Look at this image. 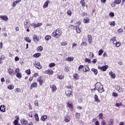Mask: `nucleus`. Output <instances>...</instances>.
Masks as SVG:
<instances>
[{"mask_svg": "<svg viewBox=\"0 0 125 125\" xmlns=\"http://www.w3.org/2000/svg\"><path fill=\"white\" fill-rule=\"evenodd\" d=\"M94 90H97L99 93H102V92H104V91H105L103 85H102L100 82H97L95 84Z\"/></svg>", "mask_w": 125, "mask_h": 125, "instance_id": "nucleus-1", "label": "nucleus"}, {"mask_svg": "<svg viewBox=\"0 0 125 125\" xmlns=\"http://www.w3.org/2000/svg\"><path fill=\"white\" fill-rule=\"evenodd\" d=\"M62 34V31L60 29L58 28L55 31L53 32L52 34V37H55V38H58L60 37L61 34Z\"/></svg>", "mask_w": 125, "mask_h": 125, "instance_id": "nucleus-2", "label": "nucleus"}, {"mask_svg": "<svg viewBox=\"0 0 125 125\" xmlns=\"http://www.w3.org/2000/svg\"><path fill=\"white\" fill-rule=\"evenodd\" d=\"M108 125H107V122L104 120L101 122V125H114V119H111L108 122Z\"/></svg>", "mask_w": 125, "mask_h": 125, "instance_id": "nucleus-3", "label": "nucleus"}, {"mask_svg": "<svg viewBox=\"0 0 125 125\" xmlns=\"http://www.w3.org/2000/svg\"><path fill=\"white\" fill-rule=\"evenodd\" d=\"M108 68H109V66L107 65H104L103 66H98V68L101 70V71H103V72H105V71H106Z\"/></svg>", "mask_w": 125, "mask_h": 125, "instance_id": "nucleus-4", "label": "nucleus"}, {"mask_svg": "<svg viewBox=\"0 0 125 125\" xmlns=\"http://www.w3.org/2000/svg\"><path fill=\"white\" fill-rule=\"evenodd\" d=\"M33 65L37 69H40L42 68V66L41 65V63H40V62H35L33 63Z\"/></svg>", "mask_w": 125, "mask_h": 125, "instance_id": "nucleus-5", "label": "nucleus"}, {"mask_svg": "<svg viewBox=\"0 0 125 125\" xmlns=\"http://www.w3.org/2000/svg\"><path fill=\"white\" fill-rule=\"evenodd\" d=\"M115 88L117 91H118V92H124V89L123 88H121L119 85H115Z\"/></svg>", "mask_w": 125, "mask_h": 125, "instance_id": "nucleus-6", "label": "nucleus"}, {"mask_svg": "<svg viewBox=\"0 0 125 125\" xmlns=\"http://www.w3.org/2000/svg\"><path fill=\"white\" fill-rule=\"evenodd\" d=\"M37 81L39 83V84L41 86L43 84V80H42V76L39 77Z\"/></svg>", "mask_w": 125, "mask_h": 125, "instance_id": "nucleus-7", "label": "nucleus"}, {"mask_svg": "<svg viewBox=\"0 0 125 125\" xmlns=\"http://www.w3.org/2000/svg\"><path fill=\"white\" fill-rule=\"evenodd\" d=\"M65 94L68 98H70V97H72V96H73V94H72V91H65Z\"/></svg>", "mask_w": 125, "mask_h": 125, "instance_id": "nucleus-8", "label": "nucleus"}, {"mask_svg": "<svg viewBox=\"0 0 125 125\" xmlns=\"http://www.w3.org/2000/svg\"><path fill=\"white\" fill-rule=\"evenodd\" d=\"M50 87L51 89L52 92H54L55 91H56V90H57V88L56 87V86L54 84L50 85Z\"/></svg>", "mask_w": 125, "mask_h": 125, "instance_id": "nucleus-9", "label": "nucleus"}, {"mask_svg": "<svg viewBox=\"0 0 125 125\" xmlns=\"http://www.w3.org/2000/svg\"><path fill=\"white\" fill-rule=\"evenodd\" d=\"M88 41L89 44H91V43L93 42V40H92V36H91V35H88Z\"/></svg>", "mask_w": 125, "mask_h": 125, "instance_id": "nucleus-10", "label": "nucleus"}, {"mask_svg": "<svg viewBox=\"0 0 125 125\" xmlns=\"http://www.w3.org/2000/svg\"><path fill=\"white\" fill-rule=\"evenodd\" d=\"M34 87H35V88L38 87V83L35 82L31 84L30 89H33V88H34Z\"/></svg>", "mask_w": 125, "mask_h": 125, "instance_id": "nucleus-11", "label": "nucleus"}, {"mask_svg": "<svg viewBox=\"0 0 125 125\" xmlns=\"http://www.w3.org/2000/svg\"><path fill=\"white\" fill-rule=\"evenodd\" d=\"M49 3H50V1L47 0L43 5V8H46V7H48Z\"/></svg>", "mask_w": 125, "mask_h": 125, "instance_id": "nucleus-12", "label": "nucleus"}, {"mask_svg": "<svg viewBox=\"0 0 125 125\" xmlns=\"http://www.w3.org/2000/svg\"><path fill=\"white\" fill-rule=\"evenodd\" d=\"M64 120H65V121L66 123H69V122H70V121L71 120V118L70 117V116L68 115H66L65 116Z\"/></svg>", "mask_w": 125, "mask_h": 125, "instance_id": "nucleus-13", "label": "nucleus"}, {"mask_svg": "<svg viewBox=\"0 0 125 125\" xmlns=\"http://www.w3.org/2000/svg\"><path fill=\"white\" fill-rule=\"evenodd\" d=\"M67 107H68V108H69V109H70L71 111H73V110H74V107H73V104H72V103L70 102H68L67 103Z\"/></svg>", "mask_w": 125, "mask_h": 125, "instance_id": "nucleus-14", "label": "nucleus"}, {"mask_svg": "<svg viewBox=\"0 0 125 125\" xmlns=\"http://www.w3.org/2000/svg\"><path fill=\"white\" fill-rule=\"evenodd\" d=\"M72 27H74L73 29H76V32L78 33H80L81 32V28H80V27L77 26H75L74 25H71Z\"/></svg>", "mask_w": 125, "mask_h": 125, "instance_id": "nucleus-15", "label": "nucleus"}, {"mask_svg": "<svg viewBox=\"0 0 125 125\" xmlns=\"http://www.w3.org/2000/svg\"><path fill=\"white\" fill-rule=\"evenodd\" d=\"M21 2V0H17L13 2V3L12 5V6L13 7H15L16 6V4L17 3H19V2Z\"/></svg>", "mask_w": 125, "mask_h": 125, "instance_id": "nucleus-16", "label": "nucleus"}, {"mask_svg": "<svg viewBox=\"0 0 125 125\" xmlns=\"http://www.w3.org/2000/svg\"><path fill=\"white\" fill-rule=\"evenodd\" d=\"M74 61V57H68L65 59V61L68 62H72Z\"/></svg>", "mask_w": 125, "mask_h": 125, "instance_id": "nucleus-17", "label": "nucleus"}, {"mask_svg": "<svg viewBox=\"0 0 125 125\" xmlns=\"http://www.w3.org/2000/svg\"><path fill=\"white\" fill-rule=\"evenodd\" d=\"M83 22L85 24H86L87 23H89V18H88V17L84 18L83 20Z\"/></svg>", "mask_w": 125, "mask_h": 125, "instance_id": "nucleus-18", "label": "nucleus"}, {"mask_svg": "<svg viewBox=\"0 0 125 125\" xmlns=\"http://www.w3.org/2000/svg\"><path fill=\"white\" fill-rule=\"evenodd\" d=\"M109 75L112 79H115L116 78V74L113 71H110Z\"/></svg>", "mask_w": 125, "mask_h": 125, "instance_id": "nucleus-19", "label": "nucleus"}, {"mask_svg": "<svg viewBox=\"0 0 125 125\" xmlns=\"http://www.w3.org/2000/svg\"><path fill=\"white\" fill-rule=\"evenodd\" d=\"M0 18L4 21H7L8 20V18L6 16H0Z\"/></svg>", "mask_w": 125, "mask_h": 125, "instance_id": "nucleus-20", "label": "nucleus"}, {"mask_svg": "<svg viewBox=\"0 0 125 125\" xmlns=\"http://www.w3.org/2000/svg\"><path fill=\"white\" fill-rule=\"evenodd\" d=\"M21 123L23 125H26L28 124V121L25 119H21Z\"/></svg>", "mask_w": 125, "mask_h": 125, "instance_id": "nucleus-21", "label": "nucleus"}, {"mask_svg": "<svg viewBox=\"0 0 125 125\" xmlns=\"http://www.w3.org/2000/svg\"><path fill=\"white\" fill-rule=\"evenodd\" d=\"M0 111H1V112H5V106H4V105H0Z\"/></svg>", "mask_w": 125, "mask_h": 125, "instance_id": "nucleus-22", "label": "nucleus"}, {"mask_svg": "<svg viewBox=\"0 0 125 125\" xmlns=\"http://www.w3.org/2000/svg\"><path fill=\"white\" fill-rule=\"evenodd\" d=\"M94 99L95 102H97V103H99L100 102V100L98 98V96H97V95H95Z\"/></svg>", "mask_w": 125, "mask_h": 125, "instance_id": "nucleus-23", "label": "nucleus"}, {"mask_svg": "<svg viewBox=\"0 0 125 125\" xmlns=\"http://www.w3.org/2000/svg\"><path fill=\"white\" fill-rule=\"evenodd\" d=\"M83 72H88L89 71V67L87 65H85L83 68Z\"/></svg>", "mask_w": 125, "mask_h": 125, "instance_id": "nucleus-24", "label": "nucleus"}, {"mask_svg": "<svg viewBox=\"0 0 125 125\" xmlns=\"http://www.w3.org/2000/svg\"><path fill=\"white\" fill-rule=\"evenodd\" d=\"M47 116L46 115H42L41 117V121L42 122H45V120H46Z\"/></svg>", "mask_w": 125, "mask_h": 125, "instance_id": "nucleus-25", "label": "nucleus"}, {"mask_svg": "<svg viewBox=\"0 0 125 125\" xmlns=\"http://www.w3.org/2000/svg\"><path fill=\"white\" fill-rule=\"evenodd\" d=\"M45 73L48 75H52V74H53V71L51 69H49L45 71Z\"/></svg>", "mask_w": 125, "mask_h": 125, "instance_id": "nucleus-26", "label": "nucleus"}, {"mask_svg": "<svg viewBox=\"0 0 125 125\" xmlns=\"http://www.w3.org/2000/svg\"><path fill=\"white\" fill-rule=\"evenodd\" d=\"M8 72L10 76H12V75H13V70L11 68H9L8 69Z\"/></svg>", "mask_w": 125, "mask_h": 125, "instance_id": "nucleus-27", "label": "nucleus"}, {"mask_svg": "<svg viewBox=\"0 0 125 125\" xmlns=\"http://www.w3.org/2000/svg\"><path fill=\"white\" fill-rule=\"evenodd\" d=\"M91 71H93L95 75H97V74H98V71L95 68H92Z\"/></svg>", "mask_w": 125, "mask_h": 125, "instance_id": "nucleus-28", "label": "nucleus"}, {"mask_svg": "<svg viewBox=\"0 0 125 125\" xmlns=\"http://www.w3.org/2000/svg\"><path fill=\"white\" fill-rule=\"evenodd\" d=\"M41 53H37L33 55V57H34L35 58H38V57H40V56H41Z\"/></svg>", "mask_w": 125, "mask_h": 125, "instance_id": "nucleus-29", "label": "nucleus"}, {"mask_svg": "<svg viewBox=\"0 0 125 125\" xmlns=\"http://www.w3.org/2000/svg\"><path fill=\"white\" fill-rule=\"evenodd\" d=\"M39 39H40V38L38 36H36V35H34V36H33L34 41L36 42H39Z\"/></svg>", "mask_w": 125, "mask_h": 125, "instance_id": "nucleus-30", "label": "nucleus"}, {"mask_svg": "<svg viewBox=\"0 0 125 125\" xmlns=\"http://www.w3.org/2000/svg\"><path fill=\"white\" fill-rule=\"evenodd\" d=\"M80 4H82L83 7H84L85 6V2H84V0H81L80 1Z\"/></svg>", "mask_w": 125, "mask_h": 125, "instance_id": "nucleus-31", "label": "nucleus"}, {"mask_svg": "<svg viewBox=\"0 0 125 125\" xmlns=\"http://www.w3.org/2000/svg\"><path fill=\"white\" fill-rule=\"evenodd\" d=\"M73 77L74 79H75V80H79V79H80V76L78 74H75Z\"/></svg>", "mask_w": 125, "mask_h": 125, "instance_id": "nucleus-32", "label": "nucleus"}, {"mask_svg": "<svg viewBox=\"0 0 125 125\" xmlns=\"http://www.w3.org/2000/svg\"><path fill=\"white\" fill-rule=\"evenodd\" d=\"M16 77L18 78V79H21V78H22V74H21V73L19 72L17 73Z\"/></svg>", "mask_w": 125, "mask_h": 125, "instance_id": "nucleus-33", "label": "nucleus"}, {"mask_svg": "<svg viewBox=\"0 0 125 125\" xmlns=\"http://www.w3.org/2000/svg\"><path fill=\"white\" fill-rule=\"evenodd\" d=\"M50 39H51V37L49 35H47L45 37V40L47 41V42H48Z\"/></svg>", "mask_w": 125, "mask_h": 125, "instance_id": "nucleus-34", "label": "nucleus"}, {"mask_svg": "<svg viewBox=\"0 0 125 125\" xmlns=\"http://www.w3.org/2000/svg\"><path fill=\"white\" fill-rule=\"evenodd\" d=\"M35 120L37 121V122H39V114L38 113H35L34 114Z\"/></svg>", "mask_w": 125, "mask_h": 125, "instance_id": "nucleus-35", "label": "nucleus"}, {"mask_svg": "<svg viewBox=\"0 0 125 125\" xmlns=\"http://www.w3.org/2000/svg\"><path fill=\"white\" fill-rule=\"evenodd\" d=\"M103 52H104V51L102 49H100L98 52V55H99V56H101L103 54Z\"/></svg>", "mask_w": 125, "mask_h": 125, "instance_id": "nucleus-36", "label": "nucleus"}, {"mask_svg": "<svg viewBox=\"0 0 125 125\" xmlns=\"http://www.w3.org/2000/svg\"><path fill=\"white\" fill-rule=\"evenodd\" d=\"M110 25L111 26V27H115L116 22H115V21H112L110 23Z\"/></svg>", "mask_w": 125, "mask_h": 125, "instance_id": "nucleus-37", "label": "nucleus"}, {"mask_svg": "<svg viewBox=\"0 0 125 125\" xmlns=\"http://www.w3.org/2000/svg\"><path fill=\"white\" fill-rule=\"evenodd\" d=\"M34 115H35V113H34V112L33 111H31L30 113H29L28 114V116L29 117H31V118H33V116H34Z\"/></svg>", "mask_w": 125, "mask_h": 125, "instance_id": "nucleus-38", "label": "nucleus"}, {"mask_svg": "<svg viewBox=\"0 0 125 125\" xmlns=\"http://www.w3.org/2000/svg\"><path fill=\"white\" fill-rule=\"evenodd\" d=\"M25 41H26L27 42H31V40L30 39V38L28 37H25L24 38Z\"/></svg>", "mask_w": 125, "mask_h": 125, "instance_id": "nucleus-39", "label": "nucleus"}, {"mask_svg": "<svg viewBox=\"0 0 125 125\" xmlns=\"http://www.w3.org/2000/svg\"><path fill=\"white\" fill-rule=\"evenodd\" d=\"M54 66H55V63L54 62L50 63L49 65V67H50V68H52V67H54Z\"/></svg>", "mask_w": 125, "mask_h": 125, "instance_id": "nucleus-40", "label": "nucleus"}, {"mask_svg": "<svg viewBox=\"0 0 125 125\" xmlns=\"http://www.w3.org/2000/svg\"><path fill=\"white\" fill-rule=\"evenodd\" d=\"M58 79L59 80H62V79H64V75H61L58 76Z\"/></svg>", "mask_w": 125, "mask_h": 125, "instance_id": "nucleus-41", "label": "nucleus"}, {"mask_svg": "<svg viewBox=\"0 0 125 125\" xmlns=\"http://www.w3.org/2000/svg\"><path fill=\"white\" fill-rule=\"evenodd\" d=\"M8 89H13V88H14V86H13V85L11 84L9 86H8Z\"/></svg>", "mask_w": 125, "mask_h": 125, "instance_id": "nucleus-42", "label": "nucleus"}, {"mask_svg": "<svg viewBox=\"0 0 125 125\" xmlns=\"http://www.w3.org/2000/svg\"><path fill=\"white\" fill-rule=\"evenodd\" d=\"M81 113H76V118H77V119H80V118H81Z\"/></svg>", "mask_w": 125, "mask_h": 125, "instance_id": "nucleus-43", "label": "nucleus"}, {"mask_svg": "<svg viewBox=\"0 0 125 125\" xmlns=\"http://www.w3.org/2000/svg\"><path fill=\"white\" fill-rule=\"evenodd\" d=\"M42 25V23L38 22L37 24H36V28H39V27H41Z\"/></svg>", "mask_w": 125, "mask_h": 125, "instance_id": "nucleus-44", "label": "nucleus"}, {"mask_svg": "<svg viewBox=\"0 0 125 125\" xmlns=\"http://www.w3.org/2000/svg\"><path fill=\"white\" fill-rule=\"evenodd\" d=\"M85 62H87L88 63H91V60L88 59V58H85Z\"/></svg>", "mask_w": 125, "mask_h": 125, "instance_id": "nucleus-45", "label": "nucleus"}, {"mask_svg": "<svg viewBox=\"0 0 125 125\" xmlns=\"http://www.w3.org/2000/svg\"><path fill=\"white\" fill-rule=\"evenodd\" d=\"M117 33H118L119 34H122V33H123V29L119 28V29H118Z\"/></svg>", "mask_w": 125, "mask_h": 125, "instance_id": "nucleus-46", "label": "nucleus"}, {"mask_svg": "<svg viewBox=\"0 0 125 125\" xmlns=\"http://www.w3.org/2000/svg\"><path fill=\"white\" fill-rule=\"evenodd\" d=\"M116 39H117V37H112V38L110 39V42H115V41H116Z\"/></svg>", "mask_w": 125, "mask_h": 125, "instance_id": "nucleus-47", "label": "nucleus"}, {"mask_svg": "<svg viewBox=\"0 0 125 125\" xmlns=\"http://www.w3.org/2000/svg\"><path fill=\"white\" fill-rule=\"evenodd\" d=\"M61 44L62 45V46H66V45H67V44H68V43H67V42H62V43H61Z\"/></svg>", "mask_w": 125, "mask_h": 125, "instance_id": "nucleus-48", "label": "nucleus"}, {"mask_svg": "<svg viewBox=\"0 0 125 125\" xmlns=\"http://www.w3.org/2000/svg\"><path fill=\"white\" fill-rule=\"evenodd\" d=\"M31 26H32V27H33V28L35 29L36 28H37V24L35 23H32L31 24Z\"/></svg>", "mask_w": 125, "mask_h": 125, "instance_id": "nucleus-49", "label": "nucleus"}, {"mask_svg": "<svg viewBox=\"0 0 125 125\" xmlns=\"http://www.w3.org/2000/svg\"><path fill=\"white\" fill-rule=\"evenodd\" d=\"M25 73L27 74V75H30L31 74V70L30 69H27L25 71Z\"/></svg>", "mask_w": 125, "mask_h": 125, "instance_id": "nucleus-50", "label": "nucleus"}, {"mask_svg": "<svg viewBox=\"0 0 125 125\" xmlns=\"http://www.w3.org/2000/svg\"><path fill=\"white\" fill-rule=\"evenodd\" d=\"M42 46H40L37 48V50H39V51H42Z\"/></svg>", "mask_w": 125, "mask_h": 125, "instance_id": "nucleus-51", "label": "nucleus"}, {"mask_svg": "<svg viewBox=\"0 0 125 125\" xmlns=\"http://www.w3.org/2000/svg\"><path fill=\"white\" fill-rule=\"evenodd\" d=\"M115 45L116 47H120L121 46V42H117Z\"/></svg>", "mask_w": 125, "mask_h": 125, "instance_id": "nucleus-52", "label": "nucleus"}, {"mask_svg": "<svg viewBox=\"0 0 125 125\" xmlns=\"http://www.w3.org/2000/svg\"><path fill=\"white\" fill-rule=\"evenodd\" d=\"M123 104H122V103H116L115 105L116 107H120V106H122Z\"/></svg>", "mask_w": 125, "mask_h": 125, "instance_id": "nucleus-53", "label": "nucleus"}, {"mask_svg": "<svg viewBox=\"0 0 125 125\" xmlns=\"http://www.w3.org/2000/svg\"><path fill=\"white\" fill-rule=\"evenodd\" d=\"M109 16L110 17H114V16H115V14H114L113 12H111L109 13Z\"/></svg>", "mask_w": 125, "mask_h": 125, "instance_id": "nucleus-54", "label": "nucleus"}, {"mask_svg": "<svg viewBox=\"0 0 125 125\" xmlns=\"http://www.w3.org/2000/svg\"><path fill=\"white\" fill-rule=\"evenodd\" d=\"M18 123H19V121H18V120H14L13 124L15 125H18Z\"/></svg>", "mask_w": 125, "mask_h": 125, "instance_id": "nucleus-55", "label": "nucleus"}, {"mask_svg": "<svg viewBox=\"0 0 125 125\" xmlns=\"http://www.w3.org/2000/svg\"><path fill=\"white\" fill-rule=\"evenodd\" d=\"M83 67H84L83 65H80L78 68L79 71H81V70H82V69H83Z\"/></svg>", "mask_w": 125, "mask_h": 125, "instance_id": "nucleus-56", "label": "nucleus"}, {"mask_svg": "<svg viewBox=\"0 0 125 125\" xmlns=\"http://www.w3.org/2000/svg\"><path fill=\"white\" fill-rule=\"evenodd\" d=\"M121 1H122L121 0H115V3L117 4H120V3H121Z\"/></svg>", "mask_w": 125, "mask_h": 125, "instance_id": "nucleus-57", "label": "nucleus"}, {"mask_svg": "<svg viewBox=\"0 0 125 125\" xmlns=\"http://www.w3.org/2000/svg\"><path fill=\"white\" fill-rule=\"evenodd\" d=\"M33 78H37V77H39V73H36L33 75Z\"/></svg>", "mask_w": 125, "mask_h": 125, "instance_id": "nucleus-58", "label": "nucleus"}, {"mask_svg": "<svg viewBox=\"0 0 125 125\" xmlns=\"http://www.w3.org/2000/svg\"><path fill=\"white\" fill-rule=\"evenodd\" d=\"M112 95H113V96H114V97H118V93H117L113 92Z\"/></svg>", "mask_w": 125, "mask_h": 125, "instance_id": "nucleus-59", "label": "nucleus"}, {"mask_svg": "<svg viewBox=\"0 0 125 125\" xmlns=\"http://www.w3.org/2000/svg\"><path fill=\"white\" fill-rule=\"evenodd\" d=\"M99 119H103V114L100 113V114L99 115Z\"/></svg>", "mask_w": 125, "mask_h": 125, "instance_id": "nucleus-60", "label": "nucleus"}, {"mask_svg": "<svg viewBox=\"0 0 125 125\" xmlns=\"http://www.w3.org/2000/svg\"><path fill=\"white\" fill-rule=\"evenodd\" d=\"M84 46H86L87 45V44L85 42H83L81 43V46H84Z\"/></svg>", "mask_w": 125, "mask_h": 125, "instance_id": "nucleus-61", "label": "nucleus"}, {"mask_svg": "<svg viewBox=\"0 0 125 125\" xmlns=\"http://www.w3.org/2000/svg\"><path fill=\"white\" fill-rule=\"evenodd\" d=\"M67 14L68 15H69L70 16H71V15H72V11H71V10H68L67 11Z\"/></svg>", "mask_w": 125, "mask_h": 125, "instance_id": "nucleus-62", "label": "nucleus"}, {"mask_svg": "<svg viewBox=\"0 0 125 125\" xmlns=\"http://www.w3.org/2000/svg\"><path fill=\"white\" fill-rule=\"evenodd\" d=\"M19 72H20V69H19V68H17L15 69V72L17 73V74L19 73Z\"/></svg>", "mask_w": 125, "mask_h": 125, "instance_id": "nucleus-63", "label": "nucleus"}, {"mask_svg": "<svg viewBox=\"0 0 125 125\" xmlns=\"http://www.w3.org/2000/svg\"><path fill=\"white\" fill-rule=\"evenodd\" d=\"M66 87L68 88V89H72V88H73V87L70 85L66 86Z\"/></svg>", "mask_w": 125, "mask_h": 125, "instance_id": "nucleus-64", "label": "nucleus"}]
</instances>
